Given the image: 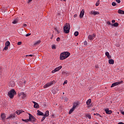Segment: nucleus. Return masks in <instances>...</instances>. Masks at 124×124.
<instances>
[{
	"mask_svg": "<svg viewBox=\"0 0 124 124\" xmlns=\"http://www.w3.org/2000/svg\"><path fill=\"white\" fill-rule=\"evenodd\" d=\"M63 55L65 59L68 58L69 56H70V53L69 52H64L62 53V55Z\"/></svg>",
	"mask_w": 124,
	"mask_h": 124,
	"instance_id": "obj_7",
	"label": "nucleus"
},
{
	"mask_svg": "<svg viewBox=\"0 0 124 124\" xmlns=\"http://www.w3.org/2000/svg\"><path fill=\"white\" fill-rule=\"evenodd\" d=\"M18 95L19 96H21V95H22L23 99H24V98H25V97H26V94H25V93L24 92H21L20 93H19Z\"/></svg>",
	"mask_w": 124,
	"mask_h": 124,
	"instance_id": "obj_11",
	"label": "nucleus"
},
{
	"mask_svg": "<svg viewBox=\"0 0 124 124\" xmlns=\"http://www.w3.org/2000/svg\"><path fill=\"white\" fill-rule=\"evenodd\" d=\"M53 36H54V35H52V37L50 38V39H53Z\"/></svg>",
	"mask_w": 124,
	"mask_h": 124,
	"instance_id": "obj_57",
	"label": "nucleus"
},
{
	"mask_svg": "<svg viewBox=\"0 0 124 124\" xmlns=\"http://www.w3.org/2000/svg\"><path fill=\"white\" fill-rule=\"evenodd\" d=\"M40 42H41V41L40 40L38 41L37 42H36L34 44V46H36V45H38V44H39Z\"/></svg>",
	"mask_w": 124,
	"mask_h": 124,
	"instance_id": "obj_28",
	"label": "nucleus"
},
{
	"mask_svg": "<svg viewBox=\"0 0 124 124\" xmlns=\"http://www.w3.org/2000/svg\"><path fill=\"white\" fill-rule=\"evenodd\" d=\"M74 35L75 36H78V35H79V32L77 31H75L74 33Z\"/></svg>",
	"mask_w": 124,
	"mask_h": 124,
	"instance_id": "obj_33",
	"label": "nucleus"
},
{
	"mask_svg": "<svg viewBox=\"0 0 124 124\" xmlns=\"http://www.w3.org/2000/svg\"><path fill=\"white\" fill-rule=\"evenodd\" d=\"M24 84H26V83H27V81L26 80H24Z\"/></svg>",
	"mask_w": 124,
	"mask_h": 124,
	"instance_id": "obj_61",
	"label": "nucleus"
},
{
	"mask_svg": "<svg viewBox=\"0 0 124 124\" xmlns=\"http://www.w3.org/2000/svg\"><path fill=\"white\" fill-rule=\"evenodd\" d=\"M96 36V34L93 33V35H89L88 36V39L90 41L93 40V39Z\"/></svg>",
	"mask_w": 124,
	"mask_h": 124,
	"instance_id": "obj_5",
	"label": "nucleus"
},
{
	"mask_svg": "<svg viewBox=\"0 0 124 124\" xmlns=\"http://www.w3.org/2000/svg\"><path fill=\"white\" fill-rule=\"evenodd\" d=\"M53 81H51L46 84L44 86V89H46V88H48V87H50V86H51V85H53Z\"/></svg>",
	"mask_w": 124,
	"mask_h": 124,
	"instance_id": "obj_8",
	"label": "nucleus"
},
{
	"mask_svg": "<svg viewBox=\"0 0 124 124\" xmlns=\"http://www.w3.org/2000/svg\"><path fill=\"white\" fill-rule=\"evenodd\" d=\"M29 120L30 122H35L36 121V119H35V117L34 116H32L31 114L30 113H29Z\"/></svg>",
	"mask_w": 124,
	"mask_h": 124,
	"instance_id": "obj_3",
	"label": "nucleus"
},
{
	"mask_svg": "<svg viewBox=\"0 0 124 124\" xmlns=\"http://www.w3.org/2000/svg\"><path fill=\"white\" fill-rule=\"evenodd\" d=\"M22 112H25V111L23 110H17L16 111V113L17 115H20V114H22Z\"/></svg>",
	"mask_w": 124,
	"mask_h": 124,
	"instance_id": "obj_24",
	"label": "nucleus"
},
{
	"mask_svg": "<svg viewBox=\"0 0 124 124\" xmlns=\"http://www.w3.org/2000/svg\"><path fill=\"white\" fill-rule=\"evenodd\" d=\"M12 24H18V18L15 19L12 22Z\"/></svg>",
	"mask_w": 124,
	"mask_h": 124,
	"instance_id": "obj_21",
	"label": "nucleus"
},
{
	"mask_svg": "<svg viewBox=\"0 0 124 124\" xmlns=\"http://www.w3.org/2000/svg\"><path fill=\"white\" fill-rule=\"evenodd\" d=\"M84 45H88V43H87V41H84Z\"/></svg>",
	"mask_w": 124,
	"mask_h": 124,
	"instance_id": "obj_47",
	"label": "nucleus"
},
{
	"mask_svg": "<svg viewBox=\"0 0 124 124\" xmlns=\"http://www.w3.org/2000/svg\"><path fill=\"white\" fill-rule=\"evenodd\" d=\"M54 29H55V31H58V30L56 28H55Z\"/></svg>",
	"mask_w": 124,
	"mask_h": 124,
	"instance_id": "obj_54",
	"label": "nucleus"
},
{
	"mask_svg": "<svg viewBox=\"0 0 124 124\" xmlns=\"http://www.w3.org/2000/svg\"><path fill=\"white\" fill-rule=\"evenodd\" d=\"M5 46L8 47V46H10V42L7 41L5 43Z\"/></svg>",
	"mask_w": 124,
	"mask_h": 124,
	"instance_id": "obj_29",
	"label": "nucleus"
},
{
	"mask_svg": "<svg viewBox=\"0 0 124 124\" xmlns=\"http://www.w3.org/2000/svg\"><path fill=\"white\" fill-rule=\"evenodd\" d=\"M91 14H93V15H98V14H99V13L98 12H93V11H92L91 12Z\"/></svg>",
	"mask_w": 124,
	"mask_h": 124,
	"instance_id": "obj_15",
	"label": "nucleus"
},
{
	"mask_svg": "<svg viewBox=\"0 0 124 124\" xmlns=\"http://www.w3.org/2000/svg\"><path fill=\"white\" fill-rule=\"evenodd\" d=\"M52 49H56V46L55 45L52 46Z\"/></svg>",
	"mask_w": 124,
	"mask_h": 124,
	"instance_id": "obj_44",
	"label": "nucleus"
},
{
	"mask_svg": "<svg viewBox=\"0 0 124 124\" xmlns=\"http://www.w3.org/2000/svg\"><path fill=\"white\" fill-rule=\"evenodd\" d=\"M63 30L65 33H69V31L70 30V24H69L68 23L65 24Z\"/></svg>",
	"mask_w": 124,
	"mask_h": 124,
	"instance_id": "obj_1",
	"label": "nucleus"
},
{
	"mask_svg": "<svg viewBox=\"0 0 124 124\" xmlns=\"http://www.w3.org/2000/svg\"><path fill=\"white\" fill-rule=\"evenodd\" d=\"M15 117V115H11L9 117H8L6 119L8 120V119H11V118H13Z\"/></svg>",
	"mask_w": 124,
	"mask_h": 124,
	"instance_id": "obj_32",
	"label": "nucleus"
},
{
	"mask_svg": "<svg viewBox=\"0 0 124 124\" xmlns=\"http://www.w3.org/2000/svg\"><path fill=\"white\" fill-rule=\"evenodd\" d=\"M114 61L113 59H110L108 60V63L109 64H114Z\"/></svg>",
	"mask_w": 124,
	"mask_h": 124,
	"instance_id": "obj_19",
	"label": "nucleus"
},
{
	"mask_svg": "<svg viewBox=\"0 0 124 124\" xmlns=\"http://www.w3.org/2000/svg\"><path fill=\"white\" fill-rule=\"evenodd\" d=\"M22 44V42H18L17 43V45H21Z\"/></svg>",
	"mask_w": 124,
	"mask_h": 124,
	"instance_id": "obj_45",
	"label": "nucleus"
},
{
	"mask_svg": "<svg viewBox=\"0 0 124 124\" xmlns=\"http://www.w3.org/2000/svg\"><path fill=\"white\" fill-rule=\"evenodd\" d=\"M92 102V99H89V100H88L86 102V104L87 105H90V104H91V103Z\"/></svg>",
	"mask_w": 124,
	"mask_h": 124,
	"instance_id": "obj_22",
	"label": "nucleus"
},
{
	"mask_svg": "<svg viewBox=\"0 0 124 124\" xmlns=\"http://www.w3.org/2000/svg\"><path fill=\"white\" fill-rule=\"evenodd\" d=\"M121 114H122V115H124V112L123 111V110H121Z\"/></svg>",
	"mask_w": 124,
	"mask_h": 124,
	"instance_id": "obj_50",
	"label": "nucleus"
},
{
	"mask_svg": "<svg viewBox=\"0 0 124 124\" xmlns=\"http://www.w3.org/2000/svg\"><path fill=\"white\" fill-rule=\"evenodd\" d=\"M34 108H36V109L39 108V105L38 103H36L35 105H34Z\"/></svg>",
	"mask_w": 124,
	"mask_h": 124,
	"instance_id": "obj_23",
	"label": "nucleus"
},
{
	"mask_svg": "<svg viewBox=\"0 0 124 124\" xmlns=\"http://www.w3.org/2000/svg\"><path fill=\"white\" fill-rule=\"evenodd\" d=\"M105 55L108 59H111V55H110V54H109V52H106L105 53Z\"/></svg>",
	"mask_w": 124,
	"mask_h": 124,
	"instance_id": "obj_18",
	"label": "nucleus"
},
{
	"mask_svg": "<svg viewBox=\"0 0 124 124\" xmlns=\"http://www.w3.org/2000/svg\"><path fill=\"white\" fill-rule=\"evenodd\" d=\"M32 0H28V3H30V2H31V1H32Z\"/></svg>",
	"mask_w": 124,
	"mask_h": 124,
	"instance_id": "obj_52",
	"label": "nucleus"
},
{
	"mask_svg": "<svg viewBox=\"0 0 124 124\" xmlns=\"http://www.w3.org/2000/svg\"><path fill=\"white\" fill-rule=\"evenodd\" d=\"M116 1L117 3H121V0H116Z\"/></svg>",
	"mask_w": 124,
	"mask_h": 124,
	"instance_id": "obj_43",
	"label": "nucleus"
},
{
	"mask_svg": "<svg viewBox=\"0 0 124 124\" xmlns=\"http://www.w3.org/2000/svg\"><path fill=\"white\" fill-rule=\"evenodd\" d=\"M62 66H60L59 67H58L56 68L54 70L52 71V73H55V72H57V71H59V70H60V69H62Z\"/></svg>",
	"mask_w": 124,
	"mask_h": 124,
	"instance_id": "obj_6",
	"label": "nucleus"
},
{
	"mask_svg": "<svg viewBox=\"0 0 124 124\" xmlns=\"http://www.w3.org/2000/svg\"><path fill=\"white\" fill-rule=\"evenodd\" d=\"M1 118L2 121H5V118H6V116H5V114L2 113L1 114Z\"/></svg>",
	"mask_w": 124,
	"mask_h": 124,
	"instance_id": "obj_14",
	"label": "nucleus"
},
{
	"mask_svg": "<svg viewBox=\"0 0 124 124\" xmlns=\"http://www.w3.org/2000/svg\"><path fill=\"white\" fill-rule=\"evenodd\" d=\"M78 105H79V103H74L73 104V108L74 109H76V107H77V106H78Z\"/></svg>",
	"mask_w": 124,
	"mask_h": 124,
	"instance_id": "obj_17",
	"label": "nucleus"
},
{
	"mask_svg": "<svg viewBox=\"0 0 124 124\" xmlns=\"http://www.w3.org/2000/svg\"><path fill=\"white\" fill-rule=\"evenodd\" d=\"M95 68H98V65H96V66H95Z\"/></svg>",
	"mask_w": 124,
	"mask_h": 124,
	"instance_id": "obj_59",
	"label": "nucleus"
},
{
	"mask_svg": "<svg viewBox=\"0 0 124 124\" xmlns=\"http://www.w3.org/2000/svg\"><path fill=\"white\" fill-rule=\"evenodd\" d=\"M45 119H46V116H44V117L42 118V120H41V122H43V121H44V120H45Z\"/></svg>",
	"mask_w": 124,
	"mask_h": 124,
	"instance_id": "obj_36",
	"label": "nucleus"
},
{
	"mask_svg": "<svg viewBox=\"0 0 124 124\" xmlns=\"http://www.w3.org/2000/svg\"><path fill=\"white\" fill-rule=\"evenodd\" d=\"M62 74L63 75H66V74H67V73H66V72H64V71H62Z\"/></svg>",
	"mask_w": 124,
	"mask_h": 124,
	"instance_id": "obj_40",
	"label": "nucleus"
},
{
	"mask_svg": "<svg viewBox=\"0 0 124 124\" xmlns=\"http://www.w3.org/2000/svg\"><path fill=\"white\" fill-rule=\"evenodd\" d=\"M96 6H98L99 5V1H97V2L95 4Z\"/></svg>",
	"mask_w": 124,
	"mask_h": 124,
	"instance_id": "obj_41",
	"label": "nucleus"
},
{
	"mask_svg": "<svg viewBox=\"0 0 124 124\" xmlns=\"http://www.w3.org/2000/svg\"><path fill=\"white\" fill-rule=\"evenodd\" d=\"M118 124H124V123L123 122H120Z\"/></svg>",
	"mask_w": 124,
	"mask_h": 124,
	"instance_id": "obj_53",
	"label": "nucleus"
},
{
	"mask_svg": "<svg viewBox=\"0 0 124 124\" xmlns=\"http://www.w3.org/2000/svg\"><path fill=\"white\" fill-rule=\"evenodd\" d=\"M64 100H65V101H67L68 100V98L65 97V99H64Z\"/></svg>",
	"mask_w": 124,
	"mask_h": 124,
	"instance_id": "obj_49",
	"label": "nucleus"
},
{
	"mask_svg": "<svg viewBox=\"0 0 124 124\" xmlns=\"http://www.w3.org/2000/svg\"><path fill=\"white\" fill-rule=\"evenodd\" d=\"M31 33H28L26 35V37L30 36V35H31Z\"/></svg>",
	"mask_w": 124,
	"mask_h": 124,
	"instance_id": "obj_46",
	"label": "nucleus"
},
{
	"mask_svg": "<svg viewBox=\"0 0 124 124\" xmlns=\"http://www.w3.org/2000/svg\"><path fill=\"white\" fill-rule=\"evenodd\" d=\"M123 81L116 82L112 84L111 86H110V88H113V87H115L116 86H118V85H120L121 84H122Z\"/></svg>",
	"mask_w": 124,
	"mask_h": 124,
	"instance_id": "obj_4",
	"label": "nucleus"
},
{
	"mask_svg": "<svg viewBox=\"0 0 124 124\" xmlns=\"http://www.w3.org/2000/svg\"><path fill=\"white\" fill-rule=\"evenodd\" d=\"M74 110H75V108H72L71 109H70V110L69 111V115H70V114H71L72 113V112H73V111H74Z\"/></svg>",
	"mask_w": 124,
	"mask_h": 124,
	"instance_id": "obj_26",
	"label": "nucleus"
},
{
	"mask_svg": "<svg viewBox=\"0 0 124 124\" xmlns=\"http://www.w3.org/2000/svg\"><path fill=\"white\" fill-rule=\"evenodd\" d=\"M37 116H44V114L43 112L40 111V110H37Z\"/></svg>",
	"mask_w": 124,
	"mask_h": 124,
	"instance_id": "obj_13",
	"label": "nucleus"
},
{
	"mask_svg": "<svg viewBox=\"0 0 124 124\" xmlns=\"http://www.w3.org/2000/svg\"><path fill=\"white\" fill-rule=\"evenodd\" d=\"M112 6H116V2H113L112 3Z\"/></svg>",
	"mask_w": 124,
	"mask_h": 124,
	"instance_id": "obj_37",
	"label": "nucleus"
},
{
	"mask_svg": "<svg viewBox=\"0 0 124 124\" xmlns=\"http://www.w3.org/2000/svg\"><path fill=\"white\" fill-rule=\"evenodd\" d=\"M105 111L106 114H108V115H110V114H112V110H109V108H106Z\"/></svg>",
	"mask_w": 124,
	"mask_h": 124,
	"instance_id": "obj_12",
	"label": "nucleus"
},
{
	"mask_svg": "<svg viewBox=\"0 0 124 124\" xmlns=\"http://www.w3.org/2000/svg\"><path fill=\"white\" fill-rule=\"evenodd\" d=\"M32 56H33L32 55H29V57H32Z\"/></svg>",
	"mask_w": 124,
	"mask_h": 124,
	"instance_id": "obj_62",
	"label": "nucleus"
},
{
	"mask_svg": "<svg viewBox=\"0 0 124 124\" xmlns=\"http://www.w3.org/2000/svg\"><path fill=\"white\" fill-rule=\"evenodd\" d=\"M85 116L87 118H88V119H92V116H91V115L89 114H87L85 115Z\"/></svg>",
	"mask_w": 124,
	"mask_h": 124,
	"instance_id": "obj_31",
	"label": "nucleus"
},
{
	"mask_svg": "<svg viewBox=\"0 0 124 124\" xmlns=\"http://www.w3.org/2000/svg\"><path fill=\"white\" fill-rule=\"evenodd\" d=\"M24 31H24V30H22L21 31H20L19 32V34H20L21 35H22L24 32Z\"/></svg>",
	"mask_w": 124,
	"mask_h": 124,
	"instance_id": "obj_34",
	"label": "nucleus"
},
{
	"mask_svg": "<svg viewBox=\"0 0 124 124\" xmlns=\"http://www.w3.org/2000/svg\"><path fill=\"white\" fill-rule=\"evenodd\" d=\"M9 87H11V88H13V87L15 86V82L13 80H11L9 82Z\"/></svg>",
	"mask_w": 124,
	"mask_h": 124,
	"instance_id": "obj_9",
	"label": "nucleus"
},
{
	"mask_svg": "<svg viewBox=\"0 0 124 124\" xmlns=\"http://www.w3.org/2000/svg\"><path fill=\"white\" fill-rule=\"evenodd\" d=\"M64 84H67V80H65L63 85H64Z\"/></svg>",
	"mask_w": 124,
	"mask_h": 124,
	"instance_id": "obj_48",
	"label": "nucleus"
},
{
	"mask_svg": "<svg viewBox=\"0 0 124 124\" xmlns=\"http://www.w3.org/2000/svg\"><path fill=\"white\" fill-rule=\"evenodd\" d=\"M32 103L34 104V105H35V104L36 103V102H34V101H32Z\"/></svg>",
	"mask_w": 124,
	"mask_h": 124,
	"instance_id": "obj_56",
	"label": "nucleus"
},
{
	"mask_svg": "<svg viewBox=\"0 0 124 124\" xmlns=\"http://www.w3.org/2000/svg\"><path fill=\"white\" fill-rule=\"evenodd\" d=\"M111 22H112V23H115V22H116V20H112L111 21Z\"/></svg>",
	"mask_w": 124,
	"mask_h": 124,
	"instance_id": "obj_51",
	"label": "nucleus"
},
{
	"mask_svg": "<svg viewBox=\"0 0 124 124\" xmlns=\"http://www.w3.org/2000/svg\"><path fill=\"white\" fill-rule=\"evenodd\" d=\"M57 42H60V40H61V38L60 37H58L56 39Z\"/></svg>",
	"mask_w": 124,
	"mask_h": 124,
	"instance_id": "obj_39",
	"label": "nucleus"
},
{
	"mask_svg": "<svg viewBox=\"0 0 124 124\" xmlns=\"http://www.w3.org/2000/svg\"><path fill=\"white\" fill-rule=\"evenodd\" d=\"M54 116H55V114H52V117H54Z\"/></svg>",
	"mask_w": 124,
	"mask_h": 124,
	"instance_id": "obj_63",
	"label": "nucleus"
},
{
	"mask_svg": "<svg viewBox=\"0 0 124 124\" xmlns=\"http://www.w3.org/2000/svg\"><path fill=\"white\" fill-rule=\"evenodd\" d=\"M118 12L119 14H124V11H123L122 10H119L118 11Z\"/></svg>",
	"mask_w": 124,
	"mask_h": 124,
	"instance_id": "obj_30",
	"label": "nucleus"
},
{
	"mask_svg": "<svg viewBox=\"0 0 124 124\" xmlns=\"http://www.w3.org/2000/svg\"><path fill=\"white\" fill-rule=\"evenodd\" d=\"M84 14H85V10L82 9L80 12V15H79V17L80 18H83Z\"/></svg>",
	"mask_w": 124,
	"mask_h": 124,
	"instance_id": "obj_10",
	"label": "nucleus"
},
{
	"mask_svg": "<svg viewBox=\"0 0 124 124\" xmlns=\"http://www.w3.org/2000/svg\"><path fill=\"white\" fill-rule=\"evenodd\" d=\"M57 91L58 89H57V88H54L52 90V93H53V94H55V93H57Z\"/></svg>",
	"mask_w": 124,
	"mask_h": 124,
	"instance_id": "obj_20",
	"label": "nucleus"
},
{
	"mask_svg": "<svg viewBox=\"0 0 124 124\" xmlns=\"http://www.w3.org/2000/svg\"><path fill=\"white\" fill-rule=\"evenodd\" d=\"M65 57H64V55L62 54V53L60 55V60H65Z\"/></svg>",
	"mask_w": 124,
	"mask_h": 124,
	"instance_id": "obj_16",
	"label": "nucleus"
},
{
	"mask_svg": "<svg viewBox=\"0 0 124 124\" xmlns=\"http://www.w3.org/2000/svg\"><path fill=\"white\" fill-rule=\"evenodd\" d=\"M8 46H5L4 48V50H8Z\"/></svg>",
	"mask_w": 124,
	"mask_h": 124,
	"instance_id": "obj_38",
	"label": "nucleus"
},
{
	"mask_svg": "<svg viewBox=\"0 0 124 124\" xmlns=\"http://www.w3.org/2000/svg\"><path fill=\"white\" fill-rule=\"evenodd\" d=\"M96 116H99V113H96Z\"/></svg>",
	"mask_w": 124,
	"mask_h": 124,
	"instance_id": "obj_60",
	"label": "nucleus"
},
{
	"mask_svg": "<svg viewBox=\"0 0 124 124\" xmlns=\"http://www.w3.org/2000/svg\"><path fill=\"white\" fill-rule=\"evenodd\" d=\"M107 24L108 25H111L112 26V24H111V22H110V21H107Z\"/></svg>",
	"mask_w": 124,
	"mask_h": 124,
	"instance_id": "obj_42",
	"label": "nucleus"
},
{
	"mask_svg": "<svg viewBox=\"0 0 124 124\" xmlns=\"http://www.w3.org/2000/svg\"><path fill=\"white\" fill-rule=\"evenodd\" d=\"M44 116H45L46 117H48V116H49V111L46 110V113L45 114H44Z\"/></svg>",
	"mask_w": 124,
	"mask_h": 124,
	"instance_id": "obj_27",
	"label": "nucleus"
},
{
	"mask_svg": "<svg viewBox=\"0 0 124 124\" xmlns=\"http://www.w3.org/2000/svg\"><path fill=\"white\" fill-rule=\"evenodd\" d=\"M44 105L45 107H46V104L45 103L44 104Z\"/></svg>",
	"mask_w": 124,
	"mask_h": 124,
	"instance_id": "obj_64",
	"label": "nucleus"
},
{
	"mask_svg": "<svg viewBox=\"0 0 124 124\" xmlns=\"http://www.w3.org/2000/svg\"><path fill=\"white\" fill-rule=\"evenodd\" d=\"M111 26L112 27H118L119 26V23H118V22H116L114 24H112Z\"/></svg>",
	"mask_w": 124,
	"mask_h": 124,
	"instance_id": "obj_25",
	"label": "nucleus"
},
{
	"mask_svg": "<svg viewBox=\"0 0 124 124\" xmlns=\"http://www.w3.org/2000/svg\"><path fill=\"white\" fill-rule=\"evenodd\" d=\"M24 28H25V27H27V24H24Z\"/></svg>",
	"mask_w": 124,
	"mask_h": 124,
	"instance_id": "obj_58",
	"label": "nucleus"
},
{
	"mask_svg": "<svg viewBox=\"0 0 124 124\" xmlns=\"http://www.w3.org/2000/svg\"><path fill=\"white\" fill-rule=\"evenodd\" d=\"M76 17H77V14H75V15H74V17H75V18H76Z\"/></svg>",
	"mask_w": 124,
	"mask_h": 124,
	"instance_id": "obj_55",
	"label": "nucleus"
},
{
	"mask_svg": "<svg viewBox=\"0 0 124 124\" xmlns=\"http://www.w3.org/2000/svg\"><path fill=\"white\" fill-rule=\"evenodd\" d=\"M22 121L23 122H25V123H28V122H29L30 121L29 120V119H26V120H24V119H22Z\"/></svg>",
	"mask_w": 124,
	"mask_h": 124,
	"instance_id": "obj_35",
	"label": "nucleus"
},
{
	"mask_svg": "<svg viewBox=\"0 0 124 124\" xmlns=\"http://www.w3.org/2000/svg\"><path fill=\"white\" fill-rule=\"evenodd\" d=\"M16 94V91H15V90L12 89L11 91H10L8 93V95L10 97V98H13L14 97V96Z\"/></svg>",
	"mask_w": 124,
	"mask_h": 124,
	"instance_id": "obj_2",
	"label": "nucleus"
}]
</instances>
